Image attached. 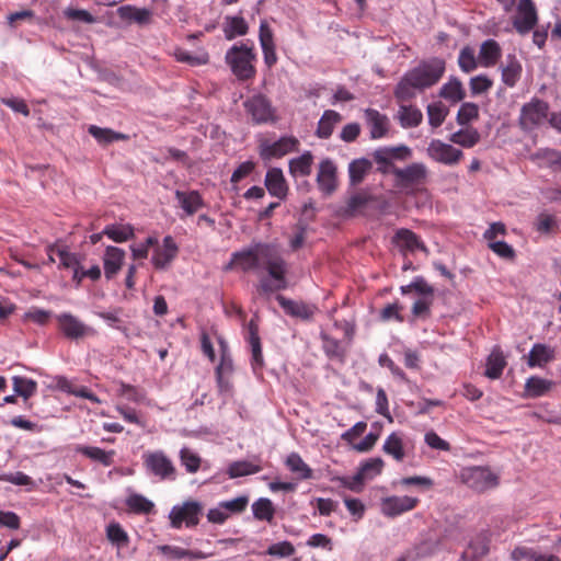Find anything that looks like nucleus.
<instances>
[{"label":"nucleus","instance_id":"nucleus-49","mask_svg":"<svg viewBox=\"0 0 561 561\" xmlns=\"http://www.w3.org/2000/svg\"><path fill=\"white\" fill-rule=\"evenodd\" d=\"M490 538L486 533L478 535L469 545L467 553L473 558H482L489 552Z\"/></svg>","mask_w":561,"mask_h":561},{"label":"nucleus","instance_id":"nucleus-41","mask_svg":"<svg viewBox=\"0 0 561 561\" xmlns=\"http://www.w3.org/2000/svg\"><path fill=\"white\" fill-rule=\"evenodd\" d=\"M103 233L114 242H125L134 237V228L130 225H108Z\"/></svg>","mask_w":561,"mask_h":561},{"label":"nucleus","instance_id":"nucleus-38","mask_svg":"<svg viewBox=\"0 0 561 561\" xmlns=\"http://www.w3.org/2000/svg\"><path fill=\"white\" fill-rule=\"evenodd\" d=\"M439 95L445 100L457 103L465 99L466 92L460 80L453 78L440 88Z\"/></svg>","mask_w":561,"mask_h":561},{"label":"nucleus","instance_id":"nucleus-64","mask_svg":"<svg viewBox=\"0 0 561 561\" xmlns=\"http://www.w3.org/2000/svg\"><path fill=\"white\" fill-rule=\"evenodd\" d=\"M433 302V298L423 297L422 299L416 300L412 306V314L414 317H423L426 318L430 316V307Z\"/></svg>","mask_w":561,"mask_h":561},{"label":"nucleus","instance_id":"nucleus-8","mask_svg":"<svg viewBox=\"0 0 561 561\" xmlns=\"http://www.w3.org/2000/svg\"><path fill=\"white\" fill-rule=\"evenodd\" d=\"M426 153L432 160L446 165L457 164L463 156L460 149L438 139L430 142Z\"/></svg>","mask_w":561,"mask_h":561},{"label":"nucleus","instance_id":"nucleus-15","mask_svg":"<svg viewBox=\"0 0 561 561\" xmlns=\"http://www.w3.org/2000/svg\"><path fill=\"white\" fill-rule=\"evenodd\" d=\"M419 500L416 497L404 496H390L382 501L381 510L387 516L394 517L404 512L413 510Z\"/></svg>","mask_w":561,"mask_h":561},{"label":"nucleus","instance_id":"nucleus-20","mask_svg":"<svg viewBox=\"0 0 561 561\" xmlns=\"http://www.w3.org/2000/svg\"><path fill=\"white\" fill-rule=\"evenodd\" d=\"M264 184L272 196L279 199H284L287 196L288 186L280 169H270L266 172Z\"/></svg>","mask_w":561,"mask_h":561},{"label":"nucleus","instance_id":"nucleus-43","mask_svg":"<svg viewBox=\"0 0 561 561\" xmlns=\"http://www.w3.org/2000/svg\"><path fill=\"white\" fill-rule=\"evenodd\" d=\"M382 450L387 455L392 456L397 461H402L404 458L403 442L397 433H391L387 437Z\"/></svg>","mask_w":561,"mask_h":561},{"label":"nucleus","instance_id":"nucleus-32","mask_svg":"<svg viewBox=\"0 0 561 561\" xmlns=\"http://www.w3.org/2000/svg\"><path fill=\"white\" fill-rule=\"evenodd\" d=\"M397 118L403 128L416 127L422 123V112L412 105H401Z\"/></svg>","mask_w":561,"mask_h":561},{"label":"nucleus","instance_id":"nucleus-62","mask_svg":"<svg viewBox=\"0 0 561 561\" xmlns=\"http://www.w3.org/2000/svg\"><path fill=\"white\" fill-rule=\"evenodd\" d=\"M402 307L399 304H389L381 310L380 319L382 321H389L391 319H394L398 322H403V317L400 313Z\"/></svg>","mask_w":561,"mask_h":561},{"label":"nucleus","instance_id":"nucleus-13","mask_svg":"<svg viewBox=\"0 0 561 561\" xmlns=\"http://www.w3.org/2000/svg\"><path fill=\"white\" fill-rule=\"evenodd\" d=\"M299 141L295 137H282L273 144H263L261 157L263 159L279 158L297 149Z\"/></svg>","mask_w":561,"mask_h":561},{"label":"nucleus","instance_id":"nucleus-19","mask_svg":"<svg viewBox=\"0 0 561 561\" xmlns=\"http://www.w3.org/2000/svg\"><path fill=\"white\" fill-rule=\"evenodd\" d=\"M125 260V251L117 247L108 245L103 256L104 275L112 279L122 268Z\"/></svg>","mask_w":561,"mask_h":561},{"label":"nucleus","instance_id":"nucleus-17","mask_svg":"<svg viewBox=\"0 0 561 561\" xmlns=\"http://www.w3.org/2000/svg\"><path fill=\"white\" fill-rule=\"evenodd\" d=\"M276 299L287 314L301 320H310L317 311V307L313 305L291 300L282 295H278Z\"/></svg>","mask_w":561,"mask_h":561},{"label":"nucleus","instance_id":"nucleus-6","mask_svg":"<svg viewBox=\"0 0 561 561\" xmlns=\"http://www.w3.org/2000/svg\"><path fill=\"white\" fill-rule=\"evenodd\" d=\"M203 506L197 501H187L182 505L174 506L169 515L171 526L173 528H181L184 523L186 527H194L199 522Z\"/></svg>","mask_w":561,"mask_h":561},{"label":"nucleus","instance_id":"nucleus-34","mask_svg":"<svg viewBox=\"0 0 561 561\" xmlns=\"http://www.w3.org/2000/svg\"><path fill=\"white\" fill-rule=\"evenodd\" d=\"M373 164L365 158L353 160L348 165L350 182L352 185L362 183Z\"/></svg>","mask_w":561,"mask_h":561},{"label":"nucleus","instance_id":"nucleus-7","mask_svg":"<svg viewBox=\"0 0 561 561\" xmlns=\"http://www.w3.org/2000/svg\"><path fill=\"white\" fill-rule=\"evenodd\" d=\"M537 22V8L533 0H519L516 5V14L513 18V26L516 32L526 35L534 30Z\"/></svg>","mask_w":561,"mask_h":561},{"label":"nucleus","instance_id":"nucleus-63","mask_svg":"<svg viewBox=\"0 0 561 561\" xmlns=\"http://www.w3.org/2000/svg\"><path fill=\"white\" fill-rule=\"evenodd\" d=\"M425 443L433 449L448 451L450 450V445L448 442L440 438L434 431L427 432L425 434Z\"/></svg>","mask_w":561,"mask_h":561},{"label":"nucleus","instance_id":"nucleus-35","mask_svg":"<svg viewBox=\"0 0 561 561\" xmlns=\"http://www.w3.org/2000/svg\"><path fill=\"white\" fill-rule=\"evenodd\" d=\"M505 366L506 360L503 353L495 348L488 357L485 376L490 379H497L501 377Z\"/></svg>","mask_w":561,"mask_h":561},{"label":"nucleus","instance_id":"nucleus-25","mask_svg":"<svg viewBox=\"0 0 561 561\" xmlns=\"http://www.w3.org/2000/svg\"><path fill=\"white\" fill-rule=\"evenodd\" d=\"M394 241L397 244L405 251L414 252L416 250H421L427 253V248L425 244L419 239V237L409 229H400L396 232Z\"/></svg>","mask_w":561,"mask_h":561},{"label":"nucleus","instance_id":"nucleus-45","mask_svg":"<svg viewBox=\"0 0 561 561\" xmlns=\"http://www.w3.org/2000/svg\"><path fill=\"white\" fill-rule=\"evenodd\" d=\"M533 159L540 161V165L558 171L561 152L552 149H540L534 153Z\"/></svg>","mask_w":561,"mask_h":561},{"label":"nucleus","instance_id":"nucleus-59","mask_svg":"<svg viewBox=\"0 0 561 561\" xmlns=\"http://www.w3.org/2000/svg\"><path fill=\"white\" fill-rule=\"evenodd\" d=\"M64 15L68 20L81 21L87 24H93L96 22V19L89 11L83 10V9L67 8L64 11Z\"/></svg>","mask_w":561,"mask_h":561},{"label":"nucleus","instance_id":"nucleus-56","mask_svg":"<svg viewBox=\"0 0 561 561\" xmlns=\"http://www.w3.org/2000/svg\"><path fill=\"white\" fill-rule=\"evenodd\" d=\"M180 458L188 472L195 473L199 469L201 458L188 448L181 450Z\"/></svg>","mask_w":561,"mask_h":561},{"label":"nucleus","instance_id":"nucleus-44","mask_svg":"<svg viewBox=\"0 0 561 561\" xmlns=\"http://www.w3.org/2000/svg\"><path fill=\"white\" fill-rule=\"evenodd\" d=\"M522 72V66L514 56H510L507 64L502 69V80L508 87H514Z\"/></svg>","mask_w":561,"mask_h":561},{"label":"nucleus","instance_id":"nucleus-36","mask_svg":"<svg viewBox=\"0 0 561 561\" xmlns=\"http://www.w3.org/2000/svg\"><path fill=\"white\" fill-rule=\"evenodd\" d=\"M117 13L121 19L139 24L148 23L151 16V12L148 9L133 5H123L117 10Z\"/></svg>","mask_w":561,"mask_h":561},{"label":"nucleus","instance_id":"nucleus-50","mask_svg":"<svg viewBox=\"0 0 561 561\" xmlns=\"http://www.w3.org/2000/svg\"><path fill=\"white\" fill-rule=\"evenodd\" d=\"M383 468V460L379 457L371 458L364 463L358 469V472L365 480H371L376 476L380 474Z\"/></svg>","mask_w":561,"mask_h":561},{"label":"nucleus","instance_id":"nucleus-39","mask_svg":"<svg viewBox=\"0 0 561 561\" xmlns=\"http://www.w3.org/2000/svg\"><path fill=\"white\" fill-rule=\"evenodd\" d=\"M89 134L93 136L101 145H107L117 140H126L127 135L114 131L110 128H102L95 125H91L88 129Z\"/></svg>","mask_w":561,"mask_h":561},{"label":"nucleus","instance_id":"nucleus-22","mask_svg":"<svg viewBox=\"0 0 561 561\" xmlns=\"http://www.w3.org/2000/svg\"><path fill=\"white\" fill-rule=\"evenodd\" d=\"M220 346H221V358L220 363L216 368V379L218 387L221 391H226L229 389V382L226 380V376L231 375L233 371V363L232 359L228 353V347L226 343L220 340Z\"/></svg>","mask_w":561,"mask_h":561},{"label":"nucleus","instance_id":"nucleus-51","mask_svg":"<svg viewBox=\"0 0 561 561\" xmlns=\"http://www.w3.org/2000/svg\"><path fill=\"white\" fill-rule=\"evenodd\" d=\"M478 116V105L471 102H466L460 106L457 113V122L459 125L467 126L471 121L477 119Z\"/></svg>","mask_w":561,"mask_h":561},{"label":"nucleus","instance_id":"nucleus-26","mask_svg":"<svg viewBox=\"0 0 561 561\" xmlns=\"http://www.w3.org/2000/svg\"><path fill=\"white\" fill-rule=\"evenodd\" d=\"M502 56L500 44L494 39L484 41L479 50V60L483 67L495 66Z\"/></svg>","mask_w":561,"mask_h":561},{"label":"nucleus","instance_id":"nucleus-12","mask_svg":"<svg viewBox=\"0 0 561 561\" xmlns=\"http://www.w3.org/2000/svg\"><path fill=\"white\" fill-rule=\"evenodd\" d=\"M59 329L68 337L72 340L85 336L91 329L71 313H61L57 316Z\"/></svg>","mask_w":561,"mask_h":561},{"label":"nucleus","instance_id":"nucleus-57","mask_svg":"<svg viewBox=\"0 0 561 561\" xmlns=\"http://www.w3.org/2000/svg\"><path fill=\"white\" fill-rule=\"evenodd\" d=\"M249 503L248 496H238L236 499L220 502V506L225 510V512H229L231 514L242 513Z\"/></svg>","mask_w":561,"mask_h":561},{"label":"nucleus","instance_id":"nucleus-37","mask_svg":"<svg viewBox=\"0 0 561 561\" xmlns=\"http://www.w3.org/2000/svg\"><path fill=\"white\" fill-rule=\"evenodd\" d=\"M449 140L461 147L472 148L480 141V134L476 128L467 127L451 134Z\"/></svg>","mask_w":561,"mask_h":561},{"label":"nucleus","instance_id":"nucleus-53","mask_svg":"<svg viewBox=\"0 0 561 561\" xmlns=\"http://www.w3.org/2000/svg\"><path fill=\"white\" fill-rule=\"evenodd\" d=\"M261 468L249 461H236L230 465L228 473L230 478L243 477L247 474L256 473Z\"/></svg>","mask_w":561,"mask_h":561},{"label":"nucleus","instance_id":"nucleus-60","mask_svg":"<svg viewBox=\"0 0 561 561\" xmlns=\"http://www.w3.org/2000/svg\"><path fill=\"white\" fill-rule=\"evenodd\" d=\"M107 538L110 541L117 543L118 546H123L128 542L126 531L118 524H111L107 527Z\"/></svg>","mask_w":561,"mask_h":561},{"label":"nucleus","instance_id":"nucleus-3","mask_svg":"<svg viewBox=\"0 0 561 561\" xmlns=\"http://www.w3.org/2000/svg\"><path fill=\"white\" fill-rule=\"evenodd\" d=\"M462 484L477 493H484L500 484V477L488 466L465 467L459 472Z\"/></svg>","mask_w":561,"mask_h":561},{"label":"nucleus","instance_id":"nucleus-16","mask_svg":"<svg viewBox=\"0 0 561 561\" xmlns=\"http://www.w3.org/2000/svg\"><path fill=\"white\" fill-rule=\"evenodd\" d=\"M259 39L264 55V62L268 67H272L277 61L275 51L276 47L274 43V33L265 20L260 23Z\"/></svg>","mask_w":561,"mask_h":561},{"label":"nucleus","instance_id":"nucleus-28","mask_svg":"<svg viewBox=\"0 0 561 561\" xmlns=\"http://www.w3.org/2000/svg\"><path fill=\"white\" fill-rule=\"evenodd\" d=\"M249 343L251 345L252 351V367L254 370H257L263 367L264 360L262 355L261 340L259 336L257 325L253 320L249 322Z\"/></svg>","mask_w":561,"mask_h":561},{"label":"nucleus","instance_id":"nucleus-47","mask_svg":"<svg viewBox=\"0 0 561 561\" xmlns=\"http://www.w3.org/2000/svg\"><path fill=\"white\" fill-rule=\"evenodd\" d=\"M370 199L371 197L364 192L352 195L348 198L346 207L343 211L344 216H354L358 210L364 208L370 202Z\"/></svg>","mask_w":561,"mask_h":561},{"label":"nucleus","instance_id":"nucleus-48","mask_svg":"<svg viewBox=\"0 0 561 561\" xmlns=\"http://www.w3.org/2000/svg\"><path fill=\"white\" fill-rule=\"evenodd\" d=\"M13 381V389L15 393L23 397L24 399H28L32 397L37 388V385L34 380L27 379L20 376H14L12 378Z\"/></svg>","mask_w":561,"mask_h":561},{"label":"nucleus","instance_id":"nucleus-24","mask_svg":"<svg viewBox=\"0 0 561 561\" xmlns=\"http://www.w3.org/2000/svg\"><path fill=\"white\" fill-rule=\"evenodd\" d=\"M175 198L187 216H192L204 206V201L197 191H175Z\"/></svg>","mask_w":561,"mask_h":561},{"label":"nucleus","instance_id":"nucleus-58","mask_svg":"<svg viewBox=\"0 0 561 561\" xmlns=\"http://www.w3.org/2000/svg\"><path fill=\"white\" fill-rule=\"evenodd\" d=\"M266 553L272 557L286 558L295 553V547L289 541H282L270 546Z\"/></svg>","mask_w":561,"mask_h":561},{"label":"nucleus","instance_id":"nucleus-29","mask_svg":"<svg viewBox=\"0 0 561 561\" xmlns=\"http://www.w3.org/2000/svg\"><path fill=\"white\" fill-rule=\"evenodd\" d=\"M554 357L553 350L549 346L537 343L533 346L528 354L527 364L529 367H542L545 364L552 360Z\"/></svg>","mask_w":561,"mask_h":561},{"label":"nucleus","instance_id":"nucleus-1","mask_svg":"<svg viewBox=\"0 0 561 561\" xmlns=\"http://www.w3.org/2000/svg\"><path fill=\"white\" fill-rule=\"evenodd\" d=\"M237 267L242 272L259 271L265 267L270 276L280 283L276 289L285 288L286 262L275 245L255 243L254 245L234 252Z\"/></svg>","mask_w":561,"mask_h":561},{"label":"nucleus","instance_id":"nucleus-11","mask_svg":"<svg viewBox=\"0 0 561 561\" xmlns=\"http://www.w3.org/2000/svg\"><path fill=\"white\" fill-rule=\"evenodd\" d=\"M144 463L151 473L160 479L171 478L175 472L171 460L162 451L145 454Z\"/></svg>","mask_w":561,"mask_h":561},{"label":"nucleus","instance_id":"nucleus-30","mask_svg":"<svg viewBox=\"0 0 561 561\" xmlns=\"http://www.w3.org/2000/svg\"><path fill=\"white\" fill-rule=\"evenodd\" d=\"M341 119L342 116L337 112L332 110L324 111L318 123L316 135L322 139L329 138L332 135L335 125L340 123Z\"/></svg>","mask_w":561,"mask_h":561},{"label":"nucleus","instance_id":"nucleus-55","mask_svg":"<svg viewBox=\"0 0 561 561\" xmlns=\"http://www.w3.org/2000/svg\"><path fill=\"white\" fill-rule=\"evenodd\" d=\"M127 505L136 513H150L153 510V503L140 494L130 495Z\"/></svg>","mask_w":561,"mask_h":561},{"label":"nucleus","instance_id":"nucleus-4","mask_svg":"<svg viewBox=\"0 0 561 561\" xmlns=\"http://www.w3.org/2000/svg\"><path fill=\"white\" fill-rule=\"evenodd\" d=\"M253 48L247 44L233 45L226 53V62L230 66L232 73L239 80H248L254 77L255 68L253 61L255 60Z\"/></svg>","mask_w":561,"mask_h":561},{"label":"nucleus","instance_id":"nucleus-46","mask_svg":"<svg viewBox=\"0 0 561 561\" xmlns=\"http://www.w3.org/2000/svg\"><path fill=\"white\" fill-rule=\"evenodd\" d=\"M253 515L256 519L271 522L274 517V506L271 500L262 497L252 504Z\"/></svg>","mask_w":561,"mask_h":561},{"label":"nucleus","instance_id":"nucleus-61","mask_svg":"<svg viewBox=\"0 0 561 561\" xmlns=\"http://www.w3.org/2000/svg\"><path fill=\"white\" fill-rule=\"evenodd\" d=\"M470 91L473 95L486 92L492 87V80L486 76H477L470 79Z\"/></svg>","mask_w":561,"mask_h":561},{"label":"nucleus","instance_id":"nucleus-54","mask_svg":"<svg viewBox=\"0 0 561 561\" xmlns=\"http://www.w3.org/2000/svg\"><path fill=\"white\" fill-rule=\"evenodd\" d=\"M458 65H459L460 69L467 73L473 71L477 68V59L474 56V50L471 47L465 46L460 50L459 57H458Z\"/></svg>","mask_w":561,"mask_h":561},{"label":"nucleus","instance_id":"nucleus-2","mask_svg":"<svg viewBox=\"0 0 561 561\" xmlns=\"http://www.w3.org/2000/svg\"><path fill=\"white\" fill-rule=\"evenodd\" d=\"M445 71V61L433 58L408 71L398 83L394 95L399 101H409L415 96V90L436 84Z\"/></svg>","mask_w":561,"mask_h":561},{"label":"nucleus","instance_id":"nucleus-31","mask_svg":"<svg viewBox=\"0 0 561 561\" xmlns=\"http://www.w3.org/2000/svg\"><path fill=\"white\" fill-rule=\"evenodd\" d=\"M248 31V23L242 16L236 15L225 18L224 34L227 39L231 41L237 36H243Z\"/></svg>","mask_w":561,"mask_h":561},{"label":"nucleus","instance_id":"nucleus-42","mask_svg":"<svg viewBox=\"0 0 561 561\" xmlns=\"http://www.w3.org/2000/svg\"><path fill=\"white\" fill-rule=\"evenodd\" d=\"M313 157L311 152L307 151L300 157L291 159L289 162V171L293 175L307 176L311 173Z\"/></svg>","mask_w":561,"mask_h":561},{"label":"nucleus","instance_id":"nucleus-10","mask_svg":"<svg viewBox=\"0 0 561 561\" xmlns=\"http://www.w3.org/2000/svg\"><path fill=\"white\" fill-rule=\"evenodd\" d=\"M548 104L540 100H535L522 107L519 124L523 129L530 130L540 125L547 118Z\"/></svg>","mask_w":561,"mask_h":561},{"label":"nucleus","instance_id":"nucleus-5","mask_svg":"<svg viewBox=\"0 0 561 561\" xmlns=\"http://www.w3.org/2000/svg\"><path fill=\"white\" fill-rule=\"evenodd\" d=\"M394 186L405 194H414L423 186L428 176L427 167L413 162L404 168L393 170Z\"/></svg>","mask_w":561,"mask_h":561},{"label":"nucleus","instance_id":"nucleus-21","mask_svg":"<svg viewBox=\"0 0 561 561\" xmlns=\"http://www.w3.org/2000/svg\"><path fill=\"white\" fill-rule=\"evenodd\" d=\"M317 182L322 192L331 194L336 188V168L331 160H323L319 165Z\"/></svg>","mask_w":561,"mask_h":561},{"label":"nucleus","instance_id":"nucleus-40","mask_svg":"<svg viewBox=\"0 0 561 561\" xmlns=\"http://www.w3.org/2000/svg\"><path fill=\"white\" fill-rule=\"evenodd\" d=\"M76 451L104 466H110L113 461L114 451H105L99 447L77 446Z\"/></svg>","mask_w":561,"mask_h":561},{"label":"nucleus","instance_id":"nucleus-9","mask_svg":"<svg viewBox=\"0 0 561 561\" xmlns=\"http://www.w3.org/2000/svg\"><path fill=\"white\" fill-rule=\"evenodd\" d=\"M243 105L256 124H263L274 119V108L270 100L262 94L253 95L248 99Z\"/></svg>","mask_w":561,"mask_h":561},{"label":"nucleus","instance_id":"nucleus-14","mask_svg":"<svg viewBox=\"0 0 561 561\" xmlns=\"http://www.w3.org/2000/svg\"><path fill=\"white\" fill-rule=\"evenodd\" d=\"M179 248L171 236L163 238L162 247L157 248L151 259L152 264L158 270L167 268L178 255Z\"/></svg>","mask_w":561,"mask_h":561},{"label":"nucleus","instance_id":"nucleus-52","mask_svg":"<svg viewBox=\"0 0 561 561\" xmlns=\"http://www.w3.org/2000/svg\"><path fill=\"white\" fill-rule=\"evenodd\" d=\"M428 123L432 127H439L446 116L447 108L442 103H432L427 106Z\"/></svg>","mask_w":561,"mask_h":561},{"label":"nucleus","instance_id":"nucleus-33","mask_svg":"<svg viewBox=\"0 0 561 561\" xmlns=\"http://www.w3.org/2000/svg\"><path fill=\"white\" fill-rule=\"evenodd\" d=\"M286 467L299 479L307 480L312 477L311 468L302 460L299 454L290 453L285 461Z\"/></svg>","mask_w":561,"mask_h":561},{"label":"nucleus","instance_id":"nucleus-23","mask_svg":"<svg viewBox=\"0 0 561 561\" xmlns=\"http://www.w3.org/2000/svg\"><path fill=\"white\" fill-rule=\"evenodd\" d=\"M365 116L370 127V137L373 139H379L386 136L389 128V119L386 115L379 113L377 110L367 108Z\"/></svg>","mask_w":561,"mask_h":561},{"label":"nucleus","instance_id":"nucleus-18","mask_svg":"<svg viewBox=\"0 0 561 561\" xmlns=\"http://www.w3.org/2000/svg\"><path fill=\"white\" fill-rule=\"evenodd\" d=\"M412 149L407 145L378 148L373 152L375 162L407 161L412 157Z\"/></svg>","mask_w":561,"mask_h":561},{"label":"nucleus","instance_id":"nucleus-27","mask_svg":"<svg viewBox=\"0 0 561 561\" xmlns=\"http://www.w3.org/2000/svg\"><path fill=\"white\" fill-rule=\"evenodd\" d=\"M554 382L537 376L529 377L525 382V393L527 398H538L548 393L553 387Z\"/></svg>","mask_w":561,"mask_h":561}]
</instances>
